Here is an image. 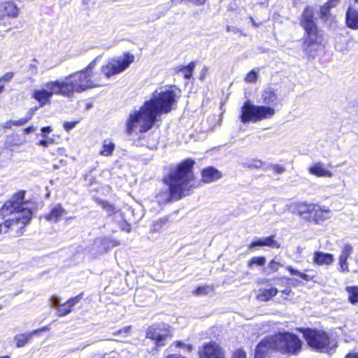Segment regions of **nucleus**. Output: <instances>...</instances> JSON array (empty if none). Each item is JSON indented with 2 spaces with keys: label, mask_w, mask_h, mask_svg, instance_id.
Returning a JSON list of instances; mask_svg holds the SVG:
<instances>
[{
  "label": "nucleus",
  "mask_w": 358,
  "mask_h": 358,
  "mask_svg": "<svg viewBox=\"0 0 358 358\" xmlns=\"http://www.w3.org/2000/svg\"><path fill=\"white\" fill-rule=\"evenodd\" d=\"M330 10H331V8L329 7V6H328L327 3H324L320 8L321 17L327 18L329 15Z\"/></svg>",
  "instance_id": "nucleus-41"
},
{
  "label": "nucleus",
  "mask_w": 358,
  "mask_h": 358,
  "mask_svg": "<svg viewBox=\"0 0 358 358\" xmlns=\"http://www.w3.org/2000/svg\"><path fill=\"white\" fill-rule=\"evenodd\" d=\"M1 308H1V306H0V310H1Z\"/></svg>",
  "instance_id": "nucleus-63"
},
{
  "label": "nucleus",
  "mask_w": 358,
  "mask_h": 358,
  "mask_svg": "<svg viewBox=\"0 0 358 358\" xmlns=\"http://www.w3.org/2000/svg\"><path fill=\"white\" fill-rule=\"evenodd\" d=\"M266 263V257H254L248 262V266L251 267L255 264L257 266H264Z\"/></svg>",
  "instance_id": "nucleus-36"
},
{
  "label": "nucleus",
  "mask_w": 358,
  "mask_h": 358,
  "mask_svg": "<svg viewBox=\"0 0 358 358\" xmlns=\"http://www.w3.org/2000/svg\"><path fill=\"white\" fill-rule=\"evenodd\" d=\"M234 30H235L234 27H231L230 26H227V31H234Z\"/></svg>",
  "instance_id": "nucleus-57"
},
{
  "label": "nucleus",
  "mask_w": 358,
  "mask_h": 358,
  "mask_svg": "<svg viewBox=\"0 0 358 358\" xmlns=\"http://www.w3.org/2000/svg\"><path fill=\"white\" fill-rule=\"evenodd\" d=\"M102 208L109 214H112L115 211V207L106 201L101 203Z\"/></svg>",
  "instance_id": "nucleus-43"
},
{
  "label": "nucleus",
  "mask_w": 358,
  "mask_h": 358,
  "mask_svg": "<svg viewBox=\"0 0 358 358\" xmlns=\"http://www.w3.org/2000/svg\"><path fill=\"white\" fill-rule=\"evenodd\" d=\"M331 217V213L328 207L315 203L314 210L312 212L310 220L316 224H320Z\"/></svg>",
  "instance_id": "nucleus-15"
},
{
  "label": "nucleus",
  "mask_w": 358,
  "mask_h": 358,
  "mask_svg": "<svg viewBox=\"0 0 358 358\" xmlns=\"http://www.w3.org/2000/svg\"><path fill=\"white\" fill-rule=\"evenodd\" d=\"M289 290H287V289L283 291V293H285V294H289Z\"/></svg>",
  "instance_id": "nucleus-59"
},
{
  "label": "nucleus",
  "mask_w": 358,
  "mask_h": 358,
  "mask_svg": "<svg viewBox=\"0 0 358 358\" xmlns=\"http://www.w3.org/2000/svg\"><path fill=\"white\" fill-rule=\"evenodd\" d=\"M98 57H96V59H94L93 61H92L84 69H83V71H84L85 72H86L87 73L90 74V76L92 77H96L94 74H93V69H94L95 67V65H96V60H97Z\"/></svg>",
  "instance_id": "nucleus-39"
},
{
  "label": "nucleus",
  "mask_w": 358,
  "mask_h": 358,
  "mask_svg": "<svg viewBox=\"0 0 358 358\" xmlns=\"http://www.w3.org/2000/svg\"><path fill=\"white\" fill-rule=\"evenodd\" d=\"M345 358H358V352H352L348 353Z\"/></svg>",
  "instance_id": "nucleus-53"
},
{
  "label": "nucleus",
  "mask_w": 358,
  "mask_h": 358,
  "mask_svg": "<svg viewBox=\"0 0 358 358\" xmlns=\"http://www.w3.org/2000/svg\"><path fill=\"white\" fill-rule=\"evenodd\" d=\"M202 181L205 183L213 182L222 178L220 171L213 166L204 169L201 172Z\"/></svg>",
  "instance_id": "nucleus-19"
},
{
  "label": "nucleus",
  "mask_w": 358,
  "mask_h": 358,
  "mask_svg": "<svg viewBox=\"0 0 358 358\" xmlns=\"http://www.w3.org/2000/svg\"><path fill=\"white\" fill-rule=\"evenodd\" d=\"M51 303L52 306H62L59 302V299L57 296H52L51 298Z\"/></svg>",
  "instance_id": "nucleus-49"
},
{
  "label": "nucleus",
  "mask_w": 358,
  "mask_h": 358,
  "mask_svg": "<svg viewBox=\"0 0 358 358\" xmlns=\"http://www.w3.org/2000/svg\"><path fill=\"white\" fill-rule=\"evenodd\" d=\"M52 141L53 140L51 138L43 139L39 141L38 144L44 147H48Z\"/></svg>",
  "instance_id": "nucleus-48"
},
{
  "label": "nucleus",
  "mask_w": 358,
  "mask_h": 358,
  "mask_svg": "<svg viewBox=\"0 0 358 358\" xmlns=\"http://www.w3.org/2000/svg\"><path fill=\"white\" fill-rule=\"evenodd\" d=\"M164 358H185V357H182L180 355L173 354V355H168L167 356L164 357Z\"/></svg>",
  "instance_id": "nucleus-55"
},
{
  "label": "nucleus",
  "mask_w": 358,
  "mask_h": 358,
  "mask_svg": "<svg viewBox=\"0 0 358 358\" xmlns=\"http://www.w3.org/2000/svg\"><path fill=\"white\" fill-rule=\"evenodd\" d=\"M24 191H20L7 201L0 209V214L4 222L0 224V234L13 231L21 236L24 227L33 216L34 204L24 200Z\"/></svg>",
  "instance_id": "nucleus-3"
},
{
  "label": "nucleus",
  "mask_w": 358,
  "mask_h": 358,
  "mask_svg": "<svg viewBox=\"0 0 358 358\" xmlns=\"http://www.w3.org/2000/svg\"><path fill=\"white\" fill-rule=\"evenodd\" d=\"M19 9L12 1H6L0 3V26L4 24L3 19L6 16L16 17L18 15Z\"/></svg>",
  "instance_id": "nucleus-14"
},
{
  "label": "nucleus",
  "mask_w": 358,
  "mask_h": 358,
  "mask_svg": "<svg viewBox=\"0 0 358 358\" xmlns=\"http://www.w3.org/2000/svg\"><path fill=\"white\" fill-rule=\"evenodd\" d=\"M262 98L266 104L273 103L277 101V95L272 88L265 90L262 93Z\"/></svg>",
  "instance_id": "nucleus-29"
},
{
  "label": "nucleus",
  "mask_w": 358,
  "mask_h": 358,
  "mask_svg": "<svg viewBox=\"0 0 358 358\" xmlns=\"http://www.w3.org/2000/svg\"><path fill=\"white\" fill-rule=\"evenodd\" d=\"M0 358H10V357L6 355V356H3V357H0Z\"/></svg>",
  "instance_id": "nucleus-60"
},
{
  "label": "nucleus",
  "mask_w": 358,
  "mask_h": 358,
  "mask_svg": "<svg viewBox=\"0 0 358 358\" xmlns=\"http://www.w3.org/2000/svg\"><path fill=\"white\" fill-rule=\"evenodd\" d=\"M300 24L306 31L308 45H317L318 29L314 18V10L311 6H307L303 10Z\"/></svg>",
  "instance_id": "nucleus-8"
},
{
  "label": "nucleus",
  "mask_w": 358,
  "mask_h": 358,
  "mask_svg": "<svg viewBox=\"0 0 358 358\" xmlns=\"http://www.w3.org/2000/svg\"><path fill=\"white\" fill-rule=\"evenodd\" d=\"M278 290L275 287L262 289L259 290L257 298L260 301H266L270 300L272 297L275 296L278 294Z\"/></svg>",
  "instance_id": "nucleus-26"
},
{
  "label": "nucleus",
  "mask_w": 358,
  "mask_h": 358,
  "mask_svg": "<svg viewBox=\"0 0 358 358\" xmlns=\"http://www.w3.org/2000/svg\"><path fill=\"white\" fill-rule=\"evenodd\" d=\"M134 61V57L129 53L110 59L108 62L101 66V72L107 78L120 73L126 70Z\"/></svg>",
  "instance_id": "nucleus-6"
},
{
  "label": "nucleus",
  "mask_w": 358,
  "mask_h": 358,
  "mask_svg": "<svg viewBox=\"0 0 358 358\" xmlns=\"http://www.w3.org/2000/svg\"><path fill=\"white\" fill-rule=\"evenodd\" d=\"M176 0H171L172 4L175 2Z\"/></svg>",
  "instance_id": "nucleus-61"
},
{
  "label": "nucleus",
  "mask_w": 358,
  "mask_h": 358,
  "mask_svg": "<svg viewBox=\"0 0 358 358\" xmlns=\"http://www.w3.org/2000/svg\"><path fill=\"white\" fill-rule=\"evenodd\" d=\"M71 307H69L66 303H64L60 306L58 308V313L59 316H65L71 313Z\"/></svg>",
  "instance_id": "nucleus-38"
},
{
  "label": "nucleus",
  "mask_w": 358,
  "mask_h": 358,
  "mask_svg": "<svg viewBox=\"0 0 358 358\" xmlns=\"http://www.w3.org/2000/svg\"><path fill=\"white\" fill-rule=\"evenodd\" d=\"M275 350L282 353L296 354L301 348V341L296 335L289 333H280L273 336Z\"/></svg>",
  "instance_id": "nucleus-7"
},
{
  "label": "nucleus",
  "mask_w": 358,
  "mask_h": 358,
  "mask_svg": "<svg viewBox=\"0 0 358 358\" xmlns=\"http://www.w3.org/2000/svg\"><path fill=\"white\" fill-rule=\"evenodd\" d=\"M319 36L317 35V45H310V46H308V43H306V39L305 40V45H306V52L308 53V55L310 57H314L315 56V52L317 51L319 47H320V43H319Z\"/></svg>",
  "instance_id": "nucleus-35"
},
{
  "label": "nucleus",
  "mask_w": 358,
  "mask_h": 358,
  "mask_svg": "<svg viewBox=\"0 0 358 358\" xmlns=\"http://www.w3.org/2000/svg\"><path fill=\"white\" fill-rule=\"evenodd\" d=\"M195 68V62H191L185 66H178L176 69L178 73H182L186 79H189L192 77V72Z\"/></svg>",
  "instance_id": "nucleus-28"
},
{
  "label": "nucleus",
  "mask_w": 358,
  "mask_h": 358,
  "mask_svg": "<svg viewBox=\"0 0 358 358\" xmlns=\"http://www.w3.org/2000/svg\"><path fill=\"white\" fill-rule=\"evenodd\" d=\"M194 164L192 159H185L163 178L166 187L161 188L155 196L159 206L178 201L189 194L195 185L192 171Z\"/></svg>",
  "instance_id": "nucleus-2"
},
{
  "label": "nucleus",
  "mask_w": 358,
  "mask_h": 358,
  "mask_svg": "<svg viewBox=\"0 0 358 358\" xmlns=\"http://www.w3.org/2000/svg\"><path fill=\"white\" fill-rule=\"evenodd\" d=\"M115 148V144L112 139L107 138L103 141L102 148L99 151V155L104 157H110L113 155Z\"/></svg>",
  "instance_id": "nucleus-25"
},
{
  "label": "nucleus",
  "mask_w": 358,
  "mask_h": 358,
  "mask_svg": "<svg viewBox=\"0 0 358 358\" xmlns=\"http://www.w3.org/2000/svg\"><path fill=\"white\" fill-rule=\"evenodd\" d=\"M3 88H4V85H0V93L3 90Z\"/></svg>",
  "instance_id": "nucleus-58"
},
{
  "label": "nucleus",
  "mask_w": 358,
  "mask_h": 358,
  "mask_svg": "<svg viewBox=\"0 0 358 358\" xmlns=\"http://www.w3.org/2000/svg\"><path fill=\"white\" fill-rule=\"evenodd\" d=\"M283 265L276 259H272L268 264V266L264 268L265 273L266 274H271L272 273L276 272L278 271L279 267H282Z\"/></svg>",
  "instance_id": "nucleus-31"
},
{
  "label": "nucleus",
  "mask_w": 358,
  "mask_h": 358,
  "mask_svg": "<svg viewBox=\"0 0 358 358\" xmlns=\"http://www.w3.org/2000/svg\"><path fill=\"white\" fill-rule=\"evenodd\" d=\"M36 130V127L34 126L28 127L24 129V133L30 134Z\"/></svg>",
  "instance_id": "nucleus-54"
},
{
  "label": "nucleus",
  "mask_w": 358,
  "mask_h": 358,
  "mask_svg": "<svg viewBox=\"0 0 358 358\" xmlns=\"http://www.w3.org/2000/svg\"><path fill=\"white\" fill-rule=\"evenodd\" d=\"M287 270L293 275H297L306 281H310L313 279V276L302 273L290 266L286 267Z\"/></svg>",
  "instance_id": "nucleus-32"
},
{
  "label": "nucleus",
  "mask_w": 358,
  "mask_h": 358,
  "mask_svg": "<svg viewBox=\"0 0 358 358\" xmlns=\"http://www.w3.org/2000/svg\"><path fill=\"white\" fill-rule=\"evenodd\" d=\"M303 334L308 345L315 350L322 351L330 343V338L324 331L306 329L303 330Z\"/></svg>",
  "instance_id": "nucleus-11"
},
{
  "label": "nucleus",
  "mask_w": 358,
  "mask_h": 358,
  "mask_svg": "<svg viewBox=\"0 0 358 358\" xmlns=\"http://www.w3.org/2000/svg\"><path fill=\"white\" fill-rule=\"evenodd\" d=\"M232 358H246V355L244 351L239 350L234 353Z\"/></svg>",
  "instance_id": "nucleus-47"
},
{
  "label": "nucleus",
  "mask_w": 358,
  "mask_h": 358,
  "mask_svg": "<svg viewBox=\"0 0 358 358\" xmlns=\"http://www.w3.org/2000/svg\"><path fill=\"white\" fill-rule=\"evenodd\" d=\"M310 174L317 177H331L332 173L324 168L323 165L317 162L309 168Z\"/></svg>",
  "instance_id": "nucleus-24"
},
{
  "label": "nucleus",
  "mask_w": 358,
  "mask_h": 358,
  "mask_svg": "<svg viewBox=\"0 0 358 358\" xmlns=\"http://www.w3.org/2000/svg\"><path fill=\"white\" fill-rule=\"evenodd\" d=\"M76 122H66L64 124V127L66 131H70L76 127Z\"/></svg>",
  "instance_id": "nucleus-46"
},
{
  "label": "nucleus",
  "mask_w": 358,
  "mask_h": 358,
  "mask_svg": "<svg viewBox=\"0 0 358 358\" xmlns=\"http://www.w3.org/2000/svg\"><path fill=\"white\" fill-rule=\"evenodd\" d=\"M275 349V340L273 336L262 340L256 347L255 358H264L269 350Z\"/></svg>",
  "instance_id": "nucleus-16"
},
{
  "label": "nucleus",
  "mask_w": 358,
  "mask_h": 358,
  "mask_svg": "<svg viewBox=\"0 0 358 358\" xmlns=\"http://www.w3.org/2000/svg\"><path fill=\"white\" fill-rule=\"evenodd\" d=\"M47 328H42L41 329H36L31 332L19 334L15 336L14 341L16 343L17 348H22L26 345L32 338L34 335L37 334L38 332L45 330Z\"/></svg>",
  "instance_id": "nucleus-20"
},
{
  "label": "nucleus",
  "mask_w": 358,
  "mask_h": 358,
  "mask_svg": "<svg viewBox=\"0 0 358 358\" xmlns=\"http://www.w3.org/2000/svg\"><path fill=\"white\" fill-rule=\"evenodd\" d=\"M52 131V129L50 127H44L41 129V132H42V136L45 137L46 136V134H49Z\"/></svg>",
  "instance_id": "nucleus-50"
},
{
  "label": "nucleus",
  "mask_w": 358,
  "mask_h": 358,
  "mask_svg": "<svg viewBox=\"0 0 358 358\" xmlns=\"http://www.w3.org/2000/svg\"><path fill=\"white\" fill-rule=\"evenodd\" d=\"M275 114L273 108L266 106H257L247 100L241 108L240 120L242 123L257 122L268 119Z\"/></svg>",
  "instance_id": "nucleus-5"
},
{
  "label": "nucleus",
  "mask_w": 358,
  "mask_h": 358,
  "mask_svg": "<svg viewBox=\"0 0 358 358\" xmlns=\"http://www.w3.org/2000/svg\"><path fill=\"white\" fill-rule=\"evenodd\" d=\"M338 2L339 0H329L326 3L331 8L335 7Z\"/></svg>",
  "instance_id": "nucleus-52"
},
{
  "label": "nucleus",
  "mask_w": 358,
  "mask_h": 358,
  "mask_svg": "<svg viewBox=\"0 0 358 358\" xmlns=\"http://www.w3.org/2000/svg\"><path fill=\"white\" fill-rule=\"evenodd\" d=\"M249 18L255 27H258L261 24V22H256L252 17L250 16Z\"/></svg>",
  "instance_id": "nucleus-56"
},
{
  "label": "nucleus",
  "mask_w": 358,
  "mask_h": 358,
  "mask_svg": "<svg viewBox=\"0 0 358 358\" xmlns=\"http://www.w3.org/2000/svg\"><path fill=\"white\" fill-rule=\"evenodd\" d=\"M14 73L13 72H8L0 78V83L1 82H9L13 78Z\"/></svg>",
  "instance_id": "nucleus-44"
},
{
  "label": "nucleus",
  "mask_w": 358,
  "mask_h": 358,
  "mask_svg": "<svg viewBox=\"0 0 358 358\" xmlns=\"http://www.w3.org/2000/svg\"><path fill=\"white\" fill-rule=\"evenodd\" d=\"M352 253V247L350 244H346L339 256V268L338 270L342 273H348L349 271L347 260Z\"/></svg>",
  "instance_id": "nucleus-18"
},
{
  "label": "nucleus",
  "mask_w": 358,
  "mask_h": 358,
  "mask_svg": "<svg viewBox=\"0 0 358 358\" xmlns=\"http://www.w3.org/2000/svg\"><path fill=\"white\" fill-rule=\"evenodd\" d=\"M257 78V72L255 70L250 71L245 77V81L247 83H254Z\"/></svg>",
  "instance_id": "nucleus-40"
},
{
  "label": "nucleus",
  "mask_w": 358,
  "mask_h": 358,
  "mask_svg": "<svg viewBox=\"0 0 358 358\" xmlns=\"http://www.w3.org/2000/svg\"><path fill=\"white\" fill-rule=\"evenodd\" d=\"M345 22L352 29H358V10L350 6L345 13Z\"/></svg>",
  "instance_id": "nucleus-22"
},
{
  "label": "nucleus",
  "mask_w": 358,
  "mask_h": 358,
  "mask_svg": "<svg viewBox=\"0 0 358 358\" xmlns=\"http://www.w3.org/2000/svg\"><path fill=\"white\" fill-rule=\"evenodd\" d=\"M83 294H78L75 297H73L70 299H69L66 303L68 304L69 307L72 308L74 306L76 303H78L82 299Z\"/></svg>",
  "instance_id": "nucleus-42"
},
{
  "label": "nucleus",
  "mask_w": 358,
  "mask_h": 358,
  "mask_svg": "<svg viewBox=\"0 0 358 358\" xmlns=\"http://www.w3.org/2000/svg\"><path fill=\"white\" fill-rule=\"evenodd\" d=\"M264 171L271 169L274 173L277 174H282L285 171V167L283 165L277 164H267L263 167Z\"/></svg>",
  "instance_id": "nucleus-33"
},
{
  "label": "nucleus",
  "mask_w": 358,
  "mask_h": 358,
  "mask_svg": "<svg viewBox=\"0 0 358 358\" xmlns=\"http://www.w3.org/2000/svg\"><path fill=\"white\" fill-rule=\"evenodd\" d=\"M36 109H37L36 108H30L27 111L26 115L24 117H22L17 120H10V121L6 122L5 123L4 127L9 128V127H10L11 125L22 126V125L25 124L27 122H29L32 118Z\"/></svg>",
  "instance_id": "nucleus-23"
},
{
  "label": "nucleus",
  "mask_w": 358,
  "mask_h": 358,
  "mask_svg": "<svg viewBox=\"0 0 358 358\" xmlns=\"http://www.w3.org/2000/svg\"><path fill=\"white\" fill-rule=\"evenodd\" d=\"M348 293V298L352 304L358 303V287L357 286H348L345 288Z\"/></svg>",
  "instance_id": "nucleus-30"
},
{
  "label": "nucleus",
  "mask_w": 358,
  "mask_h": 358,
  "mask_svg": "<svg viewBox=\"0 0 358 358\" xmlns=\"http://www.w3.org/2000/svg\"><path fill=\"white\" fill-rule=\"evenodd\" d=\"M268 246L274 248H279L280 245L274 240L273 236H268L264 238H255L249 245L248 248L252 249L257 247Z\"/></svg>",
  "instance_id": "nucleus-17"
},
{
  "label": "nucleus",
  "mask_w": 358,
  "mask_h": 358,
  "mask_svg": "<svg viewBox=\"0 0 358 358\" xmlns=\"http://www.w3.org/2000/svg\"><path fill=\"white\" fill-rule=\"evenodd\" d=\"M200 358H225L222 348L215 342H209L203 345L199 350Z\"/></svg>",
  "instance_id": "nucleus-12"
},
{
  "label": "nucleus",
  "mask_w": 358,
  "mask_h": 358,
  "mask_svg": "<svg viewBox=\"0 0 358 358\" xmlns=\"http://www.w3.org/2000/svg\"><path fill=\"white\" fill-rule=\"evenodd\" d=\"M64 208L60 205H57L52 209L51 212L48 215H46V219L48 220L57 222L59 217L64 215Z\"/></svg>",
  "instance_id": "nucleus-27"
},
{
  "label": "nucleus",
  "mask_w": 358,
  "mask_h": 358,
  "mask_svg": "<svg viewBox=\"0 0 358 358\" xmlns=\"http://www.w3.org/2000/svg\"><path fill=\"white\" fill-rule=\"evenodd\" d=\"M266 164H264L262 160L259 159H253L251 162H249L247 164L248 168H254V169H259L264 166Z\"/></svg>",
  "instance_id": "nucleus-37"
},
{
  "label": "nucleus",
  "mask_w": 358,
  "mask_h": 358,
  "mask_svg": "<svg viewBox=\"0 0 358 358\" xmlns=\"http://www.w3.org/2000/svg\"><path fill=\"white\" fill-rule=\"evenodd\" d=\"M314 208L315 203L303 201L292 203L289 206L290 211L298 213L299 216L306 220H310Z\"/></svg>",
  "instance_id": "nucleus-13"
},
{
  "label": "nucleus",
  "mask_w": 358,
  "mask_h": 358,
  "mask_svg": "<svg viewBox=\"0 0 358 358\" xmlns=\"http://www.w3.org/2000/svg\"><path fill=\"white\" fill-rule=\"evenodd\" d=\"M177 97L172 88L155 90L152 98L145 101L139 110L129 115L126 124L127 133L131 134L134 131L145 132L150 129L158 116L171 110Z\"/></svg>",
  "instance_id": "nucleus-1"
},
{
  "label": "nucleus",
  "mask_w": 358,
  "mask_h": 358,
  "mask_svg": "<svg viewBox=\"0 0 358 358\" xmlns=\"http://www.w3.org/2000/svg\"><path fill=\"white\" fill-rule=\"evenodd\" d=\"M146 337L155 342V347L164 346L167 340L172 338L171 327L165 323L154 324L148 328Z\"/></svg>",
  "instance_id": "nucleus-9"
},
{
  "label": "nucleus",
  "mask_w": 358,
  "mask_h": 358,
  "mask_svg": "<svg viewBox=\"0 0 358 358\" xmlns=\"http://www.w3.org/2000/svg\"><path fill=\"white\" fill-rule=\"evenodd\" d=\"M176 347L177 348H182V347H185L187 350V351H191L192 349V347L191 345H185V343H183L181 341H176L173 343Z\"/></svg>",
  "instance_id": "nucleus-45"
},
{
  "label": "nucleus",
  "mask_w": 358,
  "mask_h": 358,
  "mask_svg": "<svg viewBox=\"0 0 358 358\" xmlns=\"http://www.w3.org/2000/svg\"><path fill=\"white\" fill-rule=\"evenodd\" d=\"M213 286L210 285H204V286H200L198 287L194 291V294L196 295H206L209 294L213 291Z\"/></svg>",
  "instance_id": "nucleus-34"
},
{
  "label": "nucleus",
  "mask_w": 358,
  "mask_h": 358,
  "mask_svg": "<svg viewBox=\"0 0 358 358\" xmlns=\"http://www.w3.org/2000/svg\"><path fill=\"white\" fill-rule=\"evenodd\" d=\"M54 94L62 96L59 80L45 83L41 89L34 91L32 97L39 103L40 106H43L50 103V99Z\"/></svg>",
  "instance_id": "nucleus-10"
},
{
  "label": "nucleus",
  "mask_w": 358,
  "mask_h": 358,
  "mask_svg": "<svg viewBox=\"0 0 358 358\" xmlns=\"http://www.w3.org/2000/svg\"><path fill=\"white\" fill-rule=\"evenodd\" d=\"M355 2L358 4V0H355Z\"/></svg>",
  "instance_id": "nucleus-62"
},
{
  "label": "nucleus",
  "mask_w": 358,
  "mask_h": 358,
  "mask_svg": "<svg viewBox=\"0 0 358 358\" xmlns=\"http://www.w3.org/2000/svg\"><path fill=\"white\" fill-rule=\"evenodd\" d=\"M334 255L329 253H325L320 251H316L313 255V262L315 264L322 266H329L334 262Z\"/></svg>",
  "instance_id": "nucleus-21"
},
{
  "label": "nucleus",
  "mask_w": 358,
  "mask_h": 358,
  "mask_svg": "<svg viewBox=\"0 0 358 358\" xmlns=\"http://www.w3.org/2000/svg\"><path fill=\"white\" fill-rule=\"evenodd\" d=\"M62 96L70 97L75 92L80 93L89 89L103 86L99 77H92L81 70L70 74L63 80H59Z\"/></svg>",
  "instance_id": "nucleus-4"
},
{
  "label": "nucleus",
  "mask_w": 358,
  "mask_h": 358,
  "mask_svg": "<svg viewBox=\"0 0 358 358\" xmlns=\"http://www.w3.org/2000/svg\"><path fill=\"white\" fill-rule=\"evenodd\" d=\"M130 329H131V327H130V326L125 327H124L122 329H120V330H119L118 331H116L115 333H114V334H115V335H117V334H122V333L127 334V333H129V332Z\"/></svg>",
  "instance_id": "nucleus-51"
}]
</instances>
